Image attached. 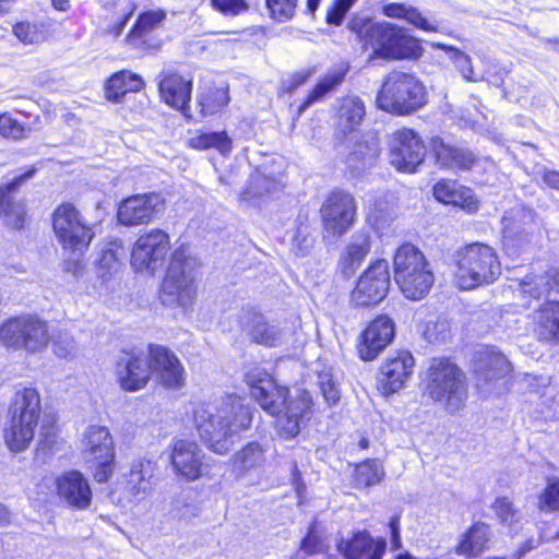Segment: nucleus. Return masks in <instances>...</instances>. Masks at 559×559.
I'll use <instances>...</instances> for the list:
<instances>
[{"mask_svg":"<svg viewBox=\"0 0 559 559\" xmlns=\"http://www.w3.org/2000/svg\"><path fill=\"white\" fill-rule=\"evenodd\" d=\"M251 423V408L236 395L218 403L200 404L193 409V424L201 440L217 454H226L235 438L249 429Z\"/></svg>","mask_w":559,"mask_h":559,"instance_id":"1","label":"nucleus"},{"mask_svg":"<svg viewBox=\"0 0 559 559\" xmlns=\"http://www.w3.org/2000/svg\"><path fill=\"white\" fill-rule=\"evenodd\" d=\"M250 394L266 413L275 416L276 428L284 439L296 437L311 408V395L300 391L295 397L288 396V389L278 385L266 372L253 369L246 374Z\"/></svg>","mask_w":559,"mask_h":559,"instance_id":"2","label":"nucleus"},{"mask_svg":"<svg viewBox=\"0 0 559 559\" xmlns=\"http://www.w3.org/2000/svg\"><path fill=\"white\" fill-rule=\"evenodd\" d=\"M41 414L40 396L33 388H23L15 392L9 408L8 421L3 428V441L13 453L28 449Z\"/></svg>","mask_w":559,"mask_h":559,"instance_id":"3","label":"nucleus"},{"mask_svg":"<svg viewBox=\"0 0 559 559\" xmlns=\"http://www.w3.org/2000/svg\"><path fill=\"white\" fill-rule=\"evenodd\" d=\"M426 98L425 86L416 76L394 70L384 76L376 105L385 112L404 116L420 109Z\"/></svg>","mask_w":559,"mask_h":559,"instance_id":"4","label":"nucleus"},{"mask_svg":"<svg viewBox=\"0 0 559 559\" xmlns=\"http://www.w3.org/2000/svg\"><path fill=\"white\" fill-rule=\"evenodd\" d=\"M394 278L404 296L412 300L424 298L435 283V274L425 254L414 245L397 248L394 260Z\"/></svg>","mask_w":559,"mask_h":559,"instance_id":"5","label":"nucleus"},{"mask_svg":"<svg viewBox=\"0 0 559 559\" xmlns=\"http://www.w3.org/2000/svg\"><path fill=\"white\" fill-rule=\"evenodd\" d=\"M501 274V265L493 248L474 242L456 254L455 280L461 289H473L493 283Z\"/></svg>","mask_w":559,"mask_h":559,"instance_id":"6","label":"nucleus"},{"mask_svg":"<svg viewBox=\"0 0 559 559\" xmlns=\"http://www.w3.org/2000/svg\"><path fill=\"white\" fill-rule=\"evenodd\" d=\"M426 394L443 403L449 413L461 409L467 399L463 372L447 359H433L427 372Z\"/></svg>","mask_w":559,"mask_h":559,"instance_id":"7","label":"nucleus"},{"mask_svg":"<svg viewBox=\"0 0 559 559\" xmlns=\"http://www.w3.org/2000/svg\"><path fill=\"white\" fill-rule=\"evenodd\" d=\"M195 260L177 249L171 255L159 298L164 305L188 307L195 297Z\"/></svg>","mask_w":559,"mask_h":559,"instance_id":"8","label":"nucleus"},{"mask_svg":"<svg viewBox=\"0 0 559 559\" xmlns=\"http://www.w3.org/2000/svg\"><path fill=\"white\" fill-rule=\"evenodd\" d=\"M0 340L8 347L35 353L49 342L48 325L34 316L15 317L1 326Z\"/></svg>","mask_w":559,"mask_h":559,"instance_id":"9","label":"nucleus"},{"mask_svg":"<svg viewBox=\"0 0 559 559\" xmlns=\"http://www.w3.org/2000/svg\"><path fill=\"white\" fill-rule=\"evenodd\" d=\"M368 41L377 56L392 59L416 58L419 56L418 41L396 25L382 22L368 29Z\"/></svg>","mask_w":559,"mask_h":559,"instance_id":"10","label":"nucleus"},{"mask_svg":"<svg viewBox=\"0 0 559 559\" xmlns=\"http://www.w3.org/2000/svg\"><path fill=\"white\" fill-rule=\"evenodd\" d=\"M52 228L61 246L72 252H83L94 234L71 203L60 204L52 214Z\"/></svg>","mask_w":559,"mask_h":559,"instance_id":"11","label":"nucleus"},{"mask_svg":"<svg viewBox=\"0 0 559 559\" xmlns=\"http://www.w3.org/2000/svg\"><path fill=\"white\" fill-rule=\"evenodd\" d=\"M83 459L97 483H106L114 472L115 449L106 427L90 426L84 435Z\"/></svg>","mask_w":559,"mask_h":559,"instance_id":"12","label":"nucleus"},{"mask_svg":"<svg viewBox=\"0 0 559 559\" xmlns=\"http://www.w3.org/2000/svg\"><path fill=\"white\" fill-rule=\"evenodd\" d=\"M170 250V239L166 231L155 228L141 235L131 252V264L136 272L154 274L164 266Z\"/></svg>","mask_w":559,"mask_h":559,"instance_id":"13","label":"nucleus"},{"mask_svg":"<svg viewBox=\"0 0 559 559\" xmlns=\"http://www.w3.org/2000/svg\"><path fill=\"white\" fill-rule=\"evenodd\" d=\"M426 147L413 130L403 128L391 134L390 162L400 171L414 173L424 162Z\"/></svg>","mask_w":559,"mask_h":559,"instance_id":"14","label":"nucleus"},{"mask_svg":"<svg viewBox=\"0 0 559 559\" xmlns=\"http://www.w3.org/2000/svg\"><path fill=\"white\" fill-rule=\"evenodd\" d=\"M389 263L384 259L373 261L359 277L352 292V300L357 306L377 305L386 296L390 288Z\"/></svg>","mask_w":559,"mask_h":559,"instance_id":"15","label":"nucleus"},{"mask_svg":"<svg viewBox=\"0 0 559 559\" xmlns=\"http://www.w3.org/2000/svg\"><path fill=\"white\" fill-rule=\"evenodd\" d=\"M164 209L165 202L159 194H135L120 202L117 218L121 225L128 227L147 225L157 218Z\"/></svg>","mask_w":559,"mask_h":559,"instance_id":"16","label":"nucleus"},{"mask_svg":"<svg viewBox=\"0 0 559 559\" xmlns=\"http://www.w3.org/2000/svg\"><path fill=\"white\" fill-rule=\"evenodd\" d=\"M320 212L325 230L332 235H343L355 219L354 198L343 191L332 192L322 204Z\"/></svg>","mask_w":559,"mask_h":559,"instance_id":"17","label":"nucleus"},{"mask_svg":"<svg viewBox=\"0 0 559 559\" xmlns=\"http://www.w3.org/2000/svg\"><path fill=\"white\" fill-rule=\"evenodd\" d=\"M151 376L167 389H180L185 384V370L177 356L160 345L148 346Z\"/></svg>","mask_w":559,"mask_h":559,"instance_id":"18","label":"nucleus"},{"mask_svg":"<svg viewBox=\"0 0 559 559\" xmlns=\"http://www.w3.org/2000/svg\"><path fill=\"white\" fill-rule=\"evenodd\" d=\"M536 213L523 205L507 211L502 217L503 243L507 249H522L530 242V235L536 224Z\"/></svg>","mask_w":559,"mask_h":559,"instance_id":"19","label":"nucleus"},{"mask_svg":"<svg viewBox=\"0 0 559 559\" xmlns=\"http://www.w3.org/2000/svg\"><path fill=\"white\" fill-rule=\"evenodd\" d=\"M116 374L122 390L128 392L142 390L151 379L148 355L140 352H124L117 360Z\"/></svg>","mask_w":559,"mask_h":559,"instance_id":"20","label":"nucleus"},{"mask_svg":"<svg viewBox=\"0 0 559 559\" xmlns=\"http://www.w3.org/2000/svg\"><path fill=\"white\" fill-rule=\"evenodd\" d=\"M474 364L476 385L485 392H490L495 388V383L511 371V365L507 357L491 347L479 349Z\"/></svg>","mask_w":559,"mask_h":559,"instance_id":"21","label":"nucleus"},{"mask_svg":"<svg viewBox=\"0 0 559 559\" xmlns=\"http://www.w3.org/2000/svg\"><path fill=\"white\" fill-rule=\"evenodd\" d=\"M415 359L407 350L391 354L380 369L379 385L383 394L390 395L402 390L411 379Z\"/></svg>","mask_w":559,"mask_h":559,"instance_id":"22","label":"nucleus"},{"mask_svg":"<svg viewBox=\"0 0 559 559\" xmlns=\"http://www.w3.org/2000/svg\"><path fill=\"white\" fill-rule=\"evenodd\" d=\"M394 322L388 316H379L360 335L358 343L359 357L365 361L376 359L393 341Z\"/></svg>","mask_w":559,"mask_h":559,"instance_id":"23","label":"nucleus"},{"mask_svg":"<svg viewBox=\"0 0 559 559\" xmlns=\"http://www.w3.org/2000/svg\"><path fill=\"white\" fill-rule=\"evenodd\" d=\"M57 493L69 506L85 510L92 501V490L84 476L76 471L64 473L57 479Z\"/></svg>","mask_w":559,"mask_h":559,"instance_id":"24","label":"nucleus"},{"mask_svg":"<svg viewBox=\"0 0 559 559\" xmlns=\"http://www.w3.org/2000/svg\"><path fill=\"white\" fill-rule=\"evenodd\" d=\"M35 173L36 168L32 167L24 174L15 177L11 182L0 187V216L3 215L12 228L20 229L23 227L25 205L15 203L11 198V193L17 191Z\"/></svg>","mask_w":559,"mask_h":559,"instance_id":"25","label":"nucleus"},{"mask_svg":"<svg viewBox=\"0 0 559 559\" xmlns=\"http://www.w3.org/2000/svg\"><path fill=\"white\" fill-rule=\"evenodd\" d=\"M559 287V272L549 270L540 274H528L518 284V296L524 301V305L531 307L532 300L539 301L550 295Z\"/></svg>","mask_w":559,"mask_h":559,"instance_id":"26","label":"nucleus"},{"mask_svg":"<svg viewBox=\"0 0 559 559\" xmlns=\"http://www.w3.org/2000/svg\"><path fill=\"white\" fill-rule=\"evenodd\" d=\"M385 549V539H373L367 531L358 532L350 539L337 544V550L346 559H382Z\"/></svg>","mask_w":559,"mask_h":559,"instance_id":"27","label":"nucleus"},{"mask_svg":"<svg viewBox=\"0 0 559 559\" xmlns=\"http://www.w3.org/2000/svg\"><path fill=\"white\" fill-rule=\"evenodd\" d=\"M202 451L193 441L177 440L173 445L171 462L178 474L194 480L201 475Z\"/></svg>","mask_w":559,"mask_h":559,"instance_id":"28","label":"nucleus"},{"mask_svg":"<svg viewBox=\"0 0 559 559\" xmlns=\"http://www.w3.org/2000/svg\"><path fill=\"white\" fill-rule=\"evenodd\" d=\"M242 330L251 340L264 346H278L283 341V331L275 324L269 323L264 316L254 311H246L241 316Z\"/></svg>","mask_w":559,"mask_h":559,"instance_id":"29","label":"nucleus"},{"mask_svg":"<svg viewBox=\"0 0 559 559\" xmlns=\"http://www.w3.org/2000/svg\"><path fill=\"white\" fill-rule=\"evenodd\" d=\"M162 99L169 106L185 111L191 98L192 81L173 72H162L158 79Z\"/></svg>","mask_w":559,"mask_h":559,"instance_id":"30","label":"nucleus"},{"mask_svg":"<svg viewBox=\"0 0 559 559\" xmlns=\"http://www.w3.org/2000/svg\"><path fill=\"white\" fill-rule=\"evenodd\" d=\"M531 318L533 331L539 340L559 343V301L545 300Z\"/></svg>","mask_w":559,"mask_h":559,"instance_id":"31","label":"nucleus"},{"mask_svg":"<svg viewBox=\"0 0 559 559\" xmlns=\"http://www.w3.org/2000/svg\"><path fill=\"white\" fill-rule=\"evenodd\" d=\"M435 198L444 203L460 206L472 213L478 209L473 191L453 180H442L433 187Z\"/></svg>","mask_w":559,"mask_h":559,"instance_id":"32","label":"nucleus"},{"mask_svg":"<svg viewBox=\"0 0 559 559\" xmlns=\"http://www.w3.org/2000/svg\"><path fill=\"white\" fill-rule=\"evenodd\" d=\"M371 249V237L368 233H355L344 253L340 258L338 266L345 276H350L359 267Z\"/></svg>","mask_w":559,"mask_h":559,"instance_id":"33","label":"nucleus"},{"mask_svg":"<svg viewBox=\"0 0 559 559\" xmlns=\"http://www.w3.org/2000/svg\"><path fill=\"white\" fill-rule=\"evenodd\" d=\"M433 153L437 164L448 169H471L475 163V155L465 148L445 144L441 140L433 141Z\"/></svg>","mask_w":559,"mask_h":559,"instance_id":"34","label":"nucleus"},{"mask_svg":"<svg viewBox=\"0 0 559 559\" xmlns=\"http://www.w3.org/2000/svg\"><path fill=\"white\" fill-rule=\"evenodd\" d=\"M347 72L348 66L340 64L329 70L323 76H321L314 87L308 94L305 102L299 106V115L314 103L324 99L329 93L336 90V87L344 82Z\"/></svg>","mask_w":559,"mask_h":559,"instance_id":"35","label":"nucleus"},{"mask_svg":"<svg viewBox=\"0 0 559 559\" xmlns=\"http://www.w3.org/2000/svg\"><path fill=\"white\" fill-rule=\"evenodd\" d=\"M379 155V144L376 139L357 141L348 156L346 165L353 176H359L374 165Z\"/></svg>","mask_w":559,"mask_h":559,"instance_id":"36","label":"nucleus"},{"mask_svg":"<svg viewBox=\"0 0 559 559\" xmlns=\"http://www.w3.org/2000/svg\"><path fill=\"white\" fill-rule=\"evenodd\" d=\"M155 466L151 461H138L131 466L127 490L134 500L144 499L152 491Z\"/></svg>","mask_w":559,"mask_h":559,"instance_id":"37","label":"nucleus"},{"mask_svg":"<svg viewBox=\"0 0 559 559\" xmlns=\"http://www.w3.org/2000/svg\"><path fill=\"white\" fill-rule=\"evenodd\" d=\"M490 537V528L484 522L475 523L455 547V552L468 558L476 557L484 551Z\"/></svg>","mask_w":559,"mask_h":559,"instance_id":"38","label":"nucleus"},{"mask_svg":"<svg viewBox=\"0 0 559 559\" xmlns=\"http://www.w3.org/2000/svg\"><path fill=\"white\" fill-rule=\"evenodd\" d=\"M366 116L364 102L355 95L341 99L337 110V127L344 132H350L360 126Z\"/></svg>","mask_w":559,"mask_h":559,"instance_id":"39","label":"nucleus"},{"mask_svg":"<svg viewBox=\"0 0 559 559\" xmlns=\"http://www.w3.org/2000/svg\"><path fill=\"white\" fill-rule=\"evenodd\" d=\"M266 449L257 441L248 442L233 456V466L239 474L245 475L251 471L261 468L265 461Z\"/></svg>","mask_w":559,"mask_h":559,"instance_id":"40","label":"nucleus"},{"mask_svg":"<svg viewBox=\"0 0 559 559\" xmlns=\"http://www.w3.org/2000/svg\"><path fill=\"white\" fill-rule=\"evenodd\" d=\"M142 79L130 72L120 71L115 73L106 84V97L111 102H120L121 98L129 92H138L143 87Z\"/></svg>","mask_w":559,"mask_h":559,"instance_id":"41","label":"nucleus"},{"mask_svg":"<svg viewBox=\"0 0 559 559\" xmlns=\"http://www.w3.org/2000/svg\"><path fill=\"white\" fill-rule=\"evenodd\" d=\"M314 246V237L306 216H298L290 230V250L297 257L308 255Z\"/></svg>","mask_w":559,"mask_h":559,"instance_id":"42","label":"nucleus"},{"mask_svg":"<svg viewBox=\"0 0 559 559\" xmlns=\"http://www.w3.org/2000/svg\"><path fill=\"white\" fill-rule=\"evenodd\" d=\"M189 145L197 150L215 148L225 156L233 150V141L226 131L200 132L189 139Z\"/></svg>","mask_w":559,"mask_h":559,"instance_id":"43","label":"nucleus"},{"mask_svg":"<svg viewBox=\"0 0 559 559\" xmlns=\"http://www.w3.org/2000/svg\"><path fill=\"white\" fill-rule=\"evenodd\" d=\"M164 19L165 13L163 11H148L141 14L129 35L131 44L135 46L146 44L147 35L158 27Z\"/></svg>","mask_w":559,"mask_h":559,"instance_id":"44","label":"nucleus"},{"mask_svg":"<svg viewBox=\"0 0 559 559\" xmlns=\"http://www.w3.org/2000/svg\"><path fill=\"white\" fill-rule=\"evenodd\" d=\"M435 46L440 49L445 50L449 53V58L454 63L456 71L462 75V78L465 81H468V82L485 81L484 74H478L475 72V70L473 68V63H472V58L467 53H465L464 51H462L455 47L448 46V45L440 44V43L436 44Z\"/></svg>","mask_w":559,"mask_h":559,"instance_id":"45","label":"nucleus"},{"mask_svg":"<svg viewBox=\"0 0 559 559\" xmlns=\"http://www.w3.org/2000/svg\"><path fill=\"white\" fill-rule=\"evenodd\" d=\"M384 15L393 19H405L408 23L424 31H436L433 26L415 8L402 3H389L383 7Z\"/></svg>","mask_w":559,"mask_h":559,"instance_id":"46","label":"nucleus"},{"mask_svg":"<svg viewBox=\"0 0 559 559\" xmlns=\"http://www.w3.org/2000/svg\"><path fill=\"white\" fill-rule=\"evenodd\" d=\"M384 476L383 466L378 460H367L355 468V485L357 487H371L380 483Z\"/></svg>","mask_w":559,"mask_h":559,"instance_id":"47","label":"nucleus"},{"mask_svg":"<svg viewBox=\"0 0 559 559\" xmlns=\"http://www.w3.org/2000/svg\"><path fill=\"white\" fill-rule=\"evenodd\" d=\"M128 250L121 239L110 240L102 251L99 258V269L108 273H115L119 270L121 261L127 257Z\"/></svg>","mask_w":559,"mask_h":559,"instance_id":"48","label":"nucleus"},{"mask_svg":"<svg viewBox=\"0 0 559 559\" xmlns=\"http://www.w3.org/2000/svg\"><path fill=\"white\" fill-rule=\"evenodd\" d=\"M499 522L512 530L520 523L521 513L508 497H498L491 506Z\"/></svg>","mask_w":559,"mask_h":559,"instance_id":"49","label":"nucleus"},{"mask_svg":"<svg viewBox=\"0 0 559 559\" xmlns=\"http://www.w3.org/2000/svg\"><path fill=\"white\" fill-rule=\"evenodd\" d=\"M537 508L542 512H559V478L547 479L545 489L537 498Z\"/></svg>","mask_w":559,"mask_h":559,"instance_id":"50","label":"nucleus"},{"mask_svg":"<svg viewBox=\"0 0 559 559\" xmlns=\"http://www.w3.org/2000/svg\"><path fill=\"white\" fill-rule=\"evenodd\" d=\"M320 523L314 519L300 544V551L307 556L324 552L328 548L324 537L319 530Z\"/></svg>","mask_w":559,"mask_h":559,"instance_id":"51","label":"nucleus"},{"mask_svg":"<svg viewBox=\"0 0 559 559\" xmlns=\"http://www.w3.org/2000/svg\"><path fill=\"white\" fill-rule=\"evenodd\" d=\"M229 100L228 92L225 88L210 90L202 94L199 99L201 112L204 116L213 115L227 105Z\"/></svg>","mask_w":559,"mask_h":559,"instance_id":"52","label":"nucleus"},{"mask_svg":"<svg viewBox=\"0 0 559 559\" xmlns=\"http://www.w3.org/2000/svg\"><path fill=\"white\" fill-rule=\"evenodd\" d=\"M299 0H265L270 16L277 22H287L296 14Z\"/></svg>","mask_w":559,"mask_h":559,"instance_id":"53","label":"nucleus"},{"mask_svg":"<svg viewBox=\"0 0 559 559\" xmlns=\"http://www.w3.org/2000/svg\"><path fill=\"white\" fill-rule=\"evenodd\" d=\"M52 350L59 358L73 359L79 347L72 335L68 332H59L52 341Z\"/></svg>","mask_w":559,"mask_h":559,"instance_id":"54","label":"nucleus"},{"mask_svg":"<svg viewBox=\"0 0 559 559\" xmlns=\"http://www.w3.org/2000/svg\"><path fill=\"white\" fill-rule=\"evenodd\" d=\"M31 132L29 127H25L13 119L10 115H0V134L4 138L21 140L26 138Z\"/></svg>","mask_w":559,"mask_h":559,"instance_id":"55","label":"nucleus"},{"mask_svg":"<svg viewBox=\"0 0 559 559\" xmlns=\"http://www.w3.org/2000/svg\"><path fill=\"white\" fill-rule=\"evenodd\" d=\"M201 509L193 502L177 498L171 502L173 516L186 524L191 523L199 516Z\"/></svg>","mask_w":559,"mask_h":559,"instance_id":"56","label":"nucleus"},{"mask_svg":"<svg viewBox=\"0 0 559 559\" xmlns=\"http://www.w3.org/2000/svg\"><path fill=\"white\" fill-rule=\"evenodd\" d=\"M318 385L328 404L334 405L340 401V390L330 371L318 372Z\"/></svg>","mask_w":559,"mask_h":559,"instance_id":"57","label":"nucleus"},{"mask_svg":"<svg viewBox=\"0 0 559 559\" xmlns=\"http://www.w3.org/2000/svg\"><path fill=\"white\" fill-rule=\"evenodd\" d=\"M14 35L23 44H36L44 39V33L38 24L29 22H20L14 25Z\"/></svg>","mask_w":559,"mask_h":559,"instance_id":"58","label":"nucleus"},{"mask_svg":"<svg viewBox=\"0 0 559 559\" xmlns=\"http://www.w3.org/2000/svg\"><path fill=\"white\" fill-rule=\"evenodd\" d=\"M357 0H334L326 12V22L333 25H341L344 15Z\"/></svg>","mask_w":559,"mask_h":559,"instance_id":"59","label":"nucleus"},{"mask_svg":"<svg viewBox=\"0 0 559 559\" xmlns=\"http://www.w3.org/2000/svg\"><path fill=\"white\" fill-rule=\"evenodd\" d=\"M275 188V182L264 175L257 174L251 177L249 192L253 195H263L266 192H271Z\"/></svg>","mask_w":559,"mask_h":559,"instance_id":"60","label":"nucleus"},{"mask_svg":"<svg viewBox=\"0 0 559 559\" xmlns=\"http://www.w3.org/2000/svg\"><path fill=\"white\" fill-rule=\"evenodd\" d=\"M509 69L499 63H492L484 73L485 80L495 86H501L509 74Z\"/></svg>","mask_w":559,"mask_h":559,"instance_id":"61","label":"nucleus"},{"mask_svg":"<svg viewBox=\"0 0 559 559\" xmlns=\"http://www.w3.org/2000/svg\"><path fill=\"white\" fill-rule=\"evenodd\" d=\"M213 5L225 14H238L247 9L243 0H212Z\"/></svg>","mask_w":559,"mask_h":559,"instance_id":"62","label":"nucleus"},{"mask_svg":"<svg viewBox=\"0 0 559 559\" xmlns=\"http://www.w3.org/2000/svg\"><path fill=\"white\" fill-rule=\"evenodd\" d=\"M310 70L297 72L283 82V88L287 93H293L296 88L305 84L310 78Z\"/></svg>","mask_w":559,"mask_h":559,"instance_id":"63","label":"nucleus"},{"mask_svg":"<svg viewBox=\"0 0 559 559\" xmlns=\"http://www.w3.org/2000/svg\"><path fill=\"white\" fill-rule=\"evenodd\" d=\"M56 428L53 425H43L39 433V445L50 448L55 443Z\"/></svg>","mask_w":559,"mask_h":559,"instance_id":"64","label":"nucleus"}]
</instances>
